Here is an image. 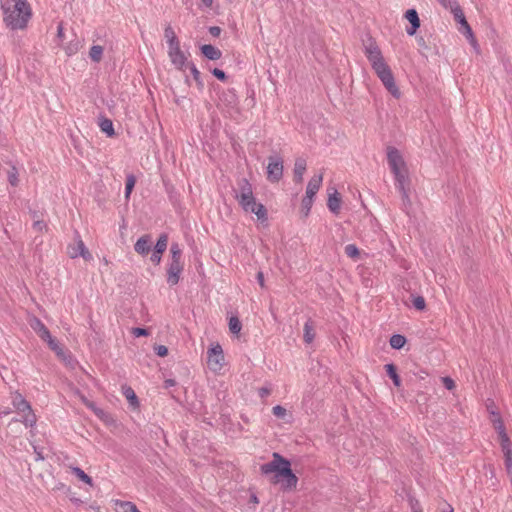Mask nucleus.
I'll use <instances>...</instances> for the list:
<instances>
[{"instance_id":"obj_1","label":"nucleus","mask_w":512,"mask_h":512,"mask_svg":"<svg viewBox=\"0 0 512 512\" xmlns=\"http://www.w3.org/2000/svg\"><path fill=\"white\" fill-rule=\"evenodd\" d=\"M260 471L263 475L273 474L271 483H281L283 490L290 491L297 486L298 478L291 469L290 461L277 452L273 453L272 461L260 466Z\"/></svg>"},{"instance_id":"obj_2","label":"nucleus","mask_w":512,"mask_h":512,"mask_svg":"<svg viewBox=\"0 0 512 512\" xmlns=\"http://www.w3.org/2000/svg\"><path fill=\"white\" fill-rule=\"evenodd\" d=\"M4 22L12 30L26 28L32 12L26 0H5L2 3Z\"/></svg>"},{"instance_id":"obj_3","label":"nucleus","mask_w":512,"mask_h":512,"mask_svg":"<svg viewBox=\"0 0 512 512\" xmlns=\"http://www.w3.org/2000/svg\"><path fill=\"white\" fill-rule=\"evenodd\" d=\"M171 261L167 268V283L169 286H175L179 283L180 274L184 269L181 262L182 249L177 242H173L170 246Z\"/></svg>"},{"instance_id":"obj_4","label":"nucleus","mask_w":512,"mask_h":512,"mask_svg":"<svg viewBox=\"0 0 512 512\" xmlns=\"http://www.w3.org/2000/svg\"><path fill=\"white\" fill-rule=\"evenodd\" d=\"M387 161L396 182L408 181L405 162L398 149L391 146L387 148Z\"/></svg>"},{"instance_id":"obj_5","label":"nucleus","mask_w":512,"mask_h":512,"mask_svg":"<svg viewBox=\"0 0 512 512\" xmlns=\"http://www.w3.org/2000/svg\"><path fill=\"white\" fill-rule=\"evenodd\" d=\"M12 405L18 413L23 414L21 420L26 427H33L36 424L37 418L34 414L29 402L19 392L12 394Z\"/></svg>"},{"instance_id":"obj_6","label":"nucleus","mask_w":512,"mask_h":512,"mask_svg":"<svg viewBox=\"0 0 512 512\" xmlns=\"http://www.w3.org/2000/svg\"><path fill=\"white\" fill-rule=\"evenodd\" d=\"M448 8L451 10L455 21L460 24L459 31L468 38V40L473 46H475L476 40L473 35L472 29L469 23L467 22L463 10L458 4L457 0L450 1V5L448 6Z\"/></svg>"},{"instance_id":"obj_7","label":"nucleus","mask_w":512,"mask_h":512,"mask_svg":"<svg viewBox=\"0 0 512 512\" xmlns=\"http://www.w3.org/2000/svg\"><path fill=\"white\" fill-rule=\"evenodd\" d=\"M385 88L391 93V95L395 98H399L401 93L399 88L395 83V79L390 67L385 63L383 65H378L373 69Z\"/></svg>"},{"instance_id":"obj_8","label":"nucleus","mask_w":512,"mask_h":512,"mask_svg":"<svg viewBox=\"0 0 512 512\" xmlns=\"http://www.w3.org/2000/svg\"><path fill=\"white\" fill-rule=\"evenodd\" d=\"M240 206L245 212L254 213L261 221L267 220V210L261 203H257L253 194L244 198H237Z\"/></svg>"},{"instance_id":"obj_9","label":"nucleus","mask_w":512,"mask_h":512,"mask_svg":"<svg viewBox=\"0 0 512 512\" xmlns=\"http://www.w3.org/2000/svg\"><path fill=\"white\" fill-rule=\"evenodd\" d=\"M364 53L371 63L373 69L378 67V65H383L386 63L382 56L381 50L372 37H368L367 40L364 41Z\"/></svg>"},{"instance_id":"obj_10","label":"nucleus","mask_w":512,"mask_h":512,"mask_svg":"<svg viewBox=\"0 0 512 512\" xmlns=\"http://www.w3.org/2000/svg\"><path fill=\"white\" fill-rule=\"evenodd\" d=\"M283 177V159L280 156L268 157L267 179L270 182H279Z\"/></svg>"},{"instance_id":"obj_11","label":"nucleus","mask_w":512,"mask_h":512,"mask_svg":"<svg viewBox=\"0 0 512 512\" xmlns=\"http://www.w3.org/2000/svg\"><path fill=\"white\" fill-rule=\"evenodd\" d=\"M67 252L71 258H77L81 256L86 261L92 259L91 253L86 248L77 231L75 232V243L68 246Z\"/></svg>"},{"instance_id":"obj_12","label":"nucleus","mask_w":512,"mask_h":512,"mask_svg":"<svg viewBox=\"0 0 512 512\" xmlns=\"http://www.w3.org/2000/svg\"><path fill=\"white\" fill-rule=\"evenodd\" d=\"M208 366L212 371H219L224 365V354L220 344L213 345L207 352Z\"/></svg>"},{"instance_id":"obj_13","label":"nucleus","mask_w":512,"mask_h":512,"mask_svg":"<svg viewBox=\"0 0 512 512\" xmlns=\"http://www.w3.org/2000/svg\"><path fill=\"white\" fill-rule=\"evenodd\" d=\"M168 55L172 64L179 70L184 71L187 68V58L184 53L181 51L180 47L168 50Z\"/></svg>"},{"instance_id":"obj_14","label":"nucleus","mask_w":512,"mask_h":512,"mask_svg":"<svg viewBox=\"0 0 512 512\" xmlns=\"http://www.w3.org/2000/svg\"><path fill=\"white\" fill-rule=\"evenodd\" d=\"M152 239L149 234L141 236L134 245V250L141 256H146L151 251Z\"/></svg>"},{"instance_id":"obj_15","label":"nucleus","mask_w":512,"mask_h":512,"mask_svg":"<svg viewBox=\"0 0 512 512\" xmlns=\"http://www.w3.org/2000/svg\"><path fill=\"white\" fill-rule=\"evenodd\" d=\"M405 18L409 21L410 27L406 29L408 35L412 36L420 27V19L415 9H408L405 13Z\"/></svg>"},{"instance_id":"obj_16","label":"nucleus","mask_w":512,"mask_h":512,"mask_svg":"<svg viewBox=\"0 0 512 512\" xmlns=\"http://www.w3.org/2000/svg\"><path fill=\"white\" fill-rule=\"evenodd\" d=\"M219 100L228 108H234L238 104V97L234 89H227L221 92Z\"/></svg>"},{"instance_id":"obj_17","label":"nucleus","mask_w":512,"mask_h":512,"mask_svg":"<svg viewBox=\"0 0 512 512\" xmlns=\"http://www.w3.org/2000/svg\"><path fill=\"white\" fill-rule=\"evenodd\" d=\"M323 181L322 174L314 175L308 182L307 188H306V197L314 198L316 193L321 187Z\"/></svg>"},{"instance_id":"obj_18","label":"nucleus","mask_w":512,"mask_h":512,"mask_svg":"<svg viewBox=\"0 0 512 512\" xmlns=\"http://www.w3.org/2000/svg\"><path fill=\"white\" fill-rule=\"evenodd\" d=\"M30 326L43 341H45L47 338H50L51 334H50L48 328L44 325V323L40 319L33 318L30 322Z\"/></svg>"},{"instance_id":"obj_19","label":"nucleus","mask_w":512,"mask_h":512,"mask_svg":"<svg viewBox=\"0 0 512 512\" xmlns=\"http://www.w3.org/2000/svg\"><path fill=\"white\" fill-rule=\"evenodd\" d=\"M201 53L209 60H218L222 56V52L211 44H204L200 48Z\"/></svg>"},{"instance_id":"obj_20","label":"nucleus","mask_w":512,"mask_h":512,"mask_svg":"<svg viewBox=\"0 0 512 512\" xmlns=\"http://www.w3.org/2000/svg\"><path fill=\"white\" fill-rule=\"evenodd\" d=\"M306 160L303 158H297L294 164V181L297 183L302 182L303 175L306 171Z\"/></svg>"},{"instance_id":"obj_21","label":"nucleus","mask_w":512,"mask_h":512,"mask_svg":"<svg viewBox=\"0 0 512 512\" xmlns=\"http://www.w3.org/2000/svg\"><path fill=\"white\" fill-rule=\"evenodd\" d=\"M164 36L167 40V43L169 45V49H174L180 47V42L173 30V28L170 25H167L164 30Z\"/></svg>"},{"instance_id":"obj_22","label":"nucleus","mask_w":512,"mask_h":512,"mask_svg":"<svg viewBox=\"0 0 512 512\" xmlns=\"http://www.w3.org/2000/svg\"><path fill=\"white\" fill-rule=\"evenodd\" d=\"M496 429L499 431V435L501 438V447H502L503 453L505 455L507 450H511L510 439H509L508 435L506 434L503 423L501 421L498 422Z\"/></svg>"},{"instance_id":"obj_23","label":"nucleus","mask_w":512,"mask_h":512,"mask_svg":"<svg viewBox=\"0 0 512 512\" xmlns=\"http://www.w3.org/2000/svg\"><path fill=\"white\" fill-rule=\"evenodd\" d=\"M341 198L335 190L333 194H329L327 206L332 213L338 214L340 210Z\"/></svg>"},{"instance_id":"obj_24","label":"nucleus","mask_w":512,"mask_h":512,"mask_svg":"<svg viewBox=\"0 0 512 512\" xmlns=\"http://www.w3.org/2000/svg\"><path fill=\"white\" fill-rule=\"evenodd\" d=\"M238 186H239V194H236V199L238 197H241V198H244L247 197V196H250L251 194H253V191H252V186L251 184L249 183V181L245 178H242L239 182H238Z\"/></svg>"},{"instance_id":"obj_25","label":"nucleus","mask_w":512,"mask_h":512,"mask_svg":"<svg viewBox=\"0 0 512 512\" xmlns=\"http://www.w3.org/2000/svg\"><path fill=\"white\" fill-rule=\"evenodd\" d=\"M115 506H116L117 512H138L139 511L137 506L130 501L116 500Z\"/></svg>"},{"instance_id":"obj_26","label":"nucleus","mask_w":512,"mask_h":512,"mask_svg":"<svg viewBox=\"0 0 512 512\" xmlns=\"http://www.w3.org/2000/svg\"><path fill=\"white\" fill-rule=\"evenodd\" d=\"M406 185H407V181H403L402 183L396 182V188L399 190V192L401 193V196H402L403 209H407V207L411 205V201H410V198L408 195V190L406 188Z\"/></svg>"},{"instance_id":"obj_27","label":"nucleus","mask_w":512,"mask_h":512,"mask_svg":"<svg viewBox=\"0 0 512 512\" xmlns=\"http://www.w3.org/2000/svg\"><path fill=\"white\" fill-rule=\"evenodd\" d=\"M122 390H123V395L126 397V399L128 400L129 404L133 408L139 407L138 397L135 394L134 390L130 386H123Z\"/></svg>"},{"instance_id":"obj_28","label":"nucleus","mask_w":512,"mask_h":512,"mask_svg":"<svg viewBox=\"0 0 512 512\" xmlns=\"http://www.w3.org/2000/svg\"><path fill=\"white\" fill-rule=\"evenodd\" d=\"M385 370H386L387 375L392 379L393 384L396 387H400L401 386V379H400V376L397 373L396 366L393 363L386 364L385 365Z\"/></svg>"},{"instance_id":"obj_29","label":"nucleus","mask_w":512,"mask_h":512,"mask_svg":"<svg viewBox=\"0 0 512 512\" xmlns=\"http://www.w3.org/2000/svg\"><path fill=\"white\" fill-rule=\"evenodd\" d=\"M99 127L103 133H105L108 137L115 136V131L113 127V122L108 118H101L99 121Z\"/></svg>"},{"instance_id":"obj_30","label":"nucleus","mask_w":512,"mask_h":512,"mask_svg":"<svg viewBox=\"0 0 512 512\" xmlns=\"http://www.w3.org/2000/svg\"><path fill=\"white\" fill-rule=\"evenodd\" d=\"M304 341L310 344L315 338V331L313 322L309 319L304 325Z\"/></svg>"},{"instance_id":"obj_31","label":"nucleus","mask_w":512,"mask_h":512,"mask_svg":"<svg viewBox=\"0 0 512 512\" xmlns=\"http://www.w3.org/2000/svg\"><path fill=\"white\" fill-rule=\"evenodd\" d=\"M167 245L168 235L166 233H162L154 246V250L156 251V253H164L165 250L167 249Z\"/></svg>"},{"instance_id":"obj_32","label":"nucleus","mask_w":512,"mask_h":512,"mask_svg":"<svg viewBox=\"0 0 512 512\" xmlns=\"http://www.w3.org/2000/svg\"><path fill=\"white\" fill-rule=\"evenodd\" d=\"M389 343L393 349L399 350L404 347L406 338L403 335L394 334L391 336Z\"/></svg>"},{"instance_id":"obj_33","label":"nucleus","mask_w":512,"mask_h":512,"mask_svg":"<svg viewBox=\"0 0 512 512\" xmlns=\"http://www.w3.org/2000/svg\"><path fill=\"white\" fill-rule=\"evenodd\" d=\"M72 473L79 478V480L83 481L84 483L92 486L93 480L92 478L87 475L81 468L79 467H72Z\"/></svg>"},{"instance_id":"obj_34","label":"nucleus","mask_w":512,"mask_h":512,"mask_svg":"<svg viewBox=\"0 0 512 512\" xmlns=\"http://www.w3.org/2000/svg\"><path fill=\"white\" fill-rule=\"evenodd\" d=\"M187 68H189L193 79L197 83L198 88L203 89L204 83L201 79V74H200L199 70L196 68V66L193 63H188Z\"/></svg>"},{"instance_id":"obj_35","label":"nucleus","mask_w":512,"mask_h":512,"mask_svg":"<svg viewBox=\"0 0 512 512\" xmlns=\"http://www.w3.org/2000/svg\"><path fill=\"white\" fill-rule=\"evenodd\" d=\"M103 56V47L100 45H94L90 48L89 57L94 62H100Z\"/></svg>"},{"instance_id":"obj_36","label":"nucleus","mask_w":512,"mask_h":512,"mask_svg":"<svg viewBox=\"0 0 512 512\" xmlns=\"http://www.w3.org/2000/svg\"><path fill=\"white\" fill-rule=\"evenodd\" d=\"M48 343L49 348L54 351L58 356L64 355L63 348L59 345L56 339H54L52 336L50 338H47L45 340Z\"/></svg>"},{"instance_id":"obj_37","label":"nucleus","mask_w":512,"mask_h":512,"mask_svg":"<svg viewBox=\"0 0 512 512\" xmlns=\"http://www.w3.org/2000/svg\"><path fill=\"white\" fill-rule=\"evenodd\" d=\"M135 183H136L135 176L133 174L127 175V177H126V185H125V198L126 199H129L130 194L132 193L133 188L135 186Z\"/></svg>"},{"instance_id":"obj_38","label":"nucleus","mask_w":512,"mask_h":512,"mask_svg":"<svg viewBox=\"0 0 512 512\" xmlns=\"http://www.w3.org/2000/svg\"><path fill=\"white\" fill-rule=\"evenodd\" d=\"M242 328V324L238 317L232 316L229 319V330L232 334H239Z\"/></svg>"},{"instance_id":"obj_39","label":"nucleus","mask_w":512,"mask_h":512,"mask_svg":"<svg viewBox=\"0 0 512 512\" xmlns=\"http://www.w3.org/2000/svg\"><path fill=\"white\" fill-rule=\"evenodd\" d=\"M504 462L507 474L509 477H512V450H507L504 455Z\"/></svg>"},{"instance_id":"obj_40","label":"nucleus","mask_w":512,"mask_h":512,"mask_svg":"<svg viewBox=\"0 0 512 512\" xmlns=\"http://www.w3.org/2000/svg\"><path fill=\"white\" fill-rule=\"evenodd\" d=\"M8 181L12 186L18 185V170L15 166H12L8 171Z\"/></svg>"},{"instance_id":"obj_41","label":"nucleus","mask_w":512,"mask_h":512,"mask_svg":"<svg viewBox=\"0 0 512 512\" xmlns=\"http://www.w3.org/2000/svg\"><path fill=\"white\" fill-rule=\"evenodd\" d=\"M345 254L352 258V259H355L359 256L360 252H359V249L357 248L356 245L354 244H348L345 246Z\"/></svg>"},{"instance_id":"obj_42","label":"nucleus","mask_w":512,"mask_h":512,"mask_svg":"<svg viewBox=\"0 0 512 512\" xmlns=\"http://www.w3.org/2000/svg\"><path fill=\"white\" fill-rule=\"evenodd\" d=\"M312 204H313V198H309V197L305 196L302 199L301 209H302V212L304 213V216H308L310 209L312 207Z\"/></svg>"},{"instance_id":"obj_43","label":"nucleus","mask_w":512,"mask_h":512,"mask_svg":"<svg viewBox=\"0 0 512 512\" xmlns=\"http://www.w3.org/2000/svg\"><path fill=\"white\" fill-rule=\"evenodd\" d=\"M412 304L417 310L420 311L424 310L426 307L425 299L422 296L413 297Z\"/></svg>"},{"instance_id":"obj_44","label":"nucleus","mask_w":512,"mask_h":512,"mask_svg":"<svg viewBox=\"0 0 512 512\" xmlns=\"http://www.w3.org/2000/svg\"><path fill=\"white\" fill-rule=\"evenodd\" d=\"M273 414L278 418H284L286 415V409L281 405H276L272 408Z\"/></svg>"},{"instance_id":"obj_45","label":"nucleus","mask_w":512,"mask_h":512,"mask_svg":"<svg viewBox=\"0 0 512 512\" xmlns=\"http://www.w3.org/2000/svg\"><path fill=\"white\" fill-rule=\"evenodd\" d=\"M154 352L160 357H165L168 354V348L164 345H156L154 347Z\"/></svg>"},{"instance_id":"obj_46","label":"nucleus","mask_w":512,"mask_h":512,"mask_svg":"<svg viewBox=\"0 0 512 512\" xmlns=\"http://www.w3.org/2000/svg\"><path fill=\"white\" fill-rule=\"evenodd\" d=\"M212 74L220 81H225L227 79L225 72L219 68H214L212 70Z\"/></svg>"},{"instance_id":"obj_47","label":"nucleus","mask_w":512,"mask_h":512,"mask_svg":"<svg viewBox=\"0 0 512 512\" xmlns=\"http://www.w3.org/2000/svg\"><path fill=\"white\" fill-rule=\"evenodd\" d=\"M416 41L421 50H423V51L429 50V46L427 45L423 36H417Z\"/></svg>"},{"instance_id":"obj_48","label":"nucleus","mask_w":512,"mask_h":512,"mask_svg":"<svg viewBox=\"0 0 512 512\" xmlns=\"http://www.w3.org/2000/svg\"><path fill=\"white\" fill-rule=\"evenodd\" d=\"M443 384L446 389L452 390L455 387V382L450 377H444L442 378Z\"/></svg>"},{"instance_id":"obj_49","label":"nucleus","mask_w":512,"mask_h":512,"mask_svg":"<svg viewBox=\"0 0 512 512\" xmlns=\"http://www.w3.org/2000/svg\"><path fill=\"white\" fill-rule=\"evenodd\" d=\"M132 333H133V335L135 337L147 336L148 335V330L145 329V328L137 327V328H133Z\"/></svg>"},{"instance_id":"obj_50","label":"nucleus","mask_w":512,"mask_h":512,"mask_svg":"<svg viewBox=\"0 0 512 512\" xmlns=\"http://www.w3.org/2000/svg\"><path fill=\"white\" fill-rule=\"evenodd\" d=\"M162 254L163 253H156L155 250H153V253L150 257V260L155 264V265H158L160 264L161 262V259H162Z\"/></svg>"},{"instance_id":"obj_51","label":"nucleus","mask_w":512,"mask_h":512,"mask_svg":"<svg viewBox=\"0 0 512 512\" xmlns=\"http://www.w3.org/2000/svg\"><path fill=\"white\" fill-rule=\"evenodd\" d=\"M87 406L95 412V414L102 418L105 415V412L102 409L96 408L93 403H88Z\"/></svg>"},{"instance_id":"obj_52","label":"nucleus","mask_w":512,"mask_h":512,"mask_svg":"<svg viewBox=\"0 0 512 512\" xmlns=\"http://www.w3.org/2000/svg\"><path fill=\"white\" fill-rule=\"evenodd\" d=\"M33 227L35 230L41 232L43 229L46 228V224L44 221L37 220L33 223Z\"/></svg>"},{"instance_id":"obj_53","label":"nucleus","mask_w":512,"mask_h":512,"mask_svg":"<svg viewBox=\"0 0 512 512\" xmlns=\"http://www.w3.org/2000/svg\"><path fill=\"white\" fill-rule=\"evenodd\" d=\"M410 505L413 512H422L419 502L415 499H410Z\"/></svg>"},{"instance_id":"obj_54","label":"nucleus","mask_w":512,"mask_h":512,"mask_svg":"<svg viewBox=\"0 0 512 512\" xmlns=\"http://www.w3.org/2000/svg\"><path fill=\"white\" fill-rule=\"evenodd\" d=\"M209 32L213 37H218L221 34V28L218 26H211Z\"/></svg>"},{"instance_id":"obj_55","label":"nucleus","mask_w":512,"mask_h":512,"mask_svg":"<svg viewBox=\"0 0 512 512\" xmlns=\"http://www.w3.org/2000/svg\"><path fill=\"white\" fill-rule=\"evenodd\" d=\"M270 392V389L266 387H262L259 389V395L262 398L267 397L270 394Z\"/></svg>"},{"instance_id":"obj_56","label":"nucleus","mask_w":512,"mask_h":512,"mask_svg":"<svg viewBox=\"0 0 512 512\" xmlns=\"http://www.w3.org/2000/svg\"><path fill=\"white\" fill-rule=\"evenodd\" d=\"M34 452L36 454V461L44 460V456H43L42 452L36 446H34Z\"/></svg>"},{"instance_id":"obj_57","label":"nucleus","mask_w":512,"mask_h":512,"mask_svg":"<svg viewBox=\"0 0 512 512\" xmlns=\"http://www.w3.org/2000/svg\"><path fill=\"white\" fill-rule=\"evenodd\" d=\"M257 280L261 287H264V276L262 272L257 273Z\"/></svg>"},{"instance_id":"obj_58","label":"nucleus","mask_w":512,"mask_h":512,"mask_svg":"<svg viewBox=\"0 0 512 512\" xmlns=\"http://www.w3.org/2000/svg\"><path fill=\"white\" fill-rule=\"evenodd\" d=\"M176 385V381L174 379H167L165 380V387L169 388Z\"/></svg>"},{"instance_id":"obj_59","label":"nucleus","mask_w":512,"mask_h":512,"mask_svg":"<svg viewBox=\"0 0 512 512\" xmlns=\"http://www.w3.org/2000/svg\"><path fill=\"white\" fill-rule=\"evenodd\" d=\"M57 33L59 38L63 37V27L61 24L58 26Z\"/></svg>"},{"instance_id":"obj_60","label":"nucleus","mask_w":512,"mask_h":512,"mask_svg":"<svg viewBox=\"0 0 512 512\" xmlns=\"http://www.w3.org/2000/svg\"><path fill=\"white\" fill-rule=\"evenodd\" d=\"M203 4L207 7H210L213 3V0H202Z\"/></svg>"},{"instance_id":"obj_61","label":"nucleus","mask_w":512,"mask_h":512,"mask_svg":"<svg viewBox=\"0 0 512 512\" xmlns=\"http://www.w3.org/2000/svg\"><path fill=\"white\" fill-rule=\"evenodd\" d=\"M69 54H72L76 51L77 48L69 47Z\"/></svg>"},{"instance_id":"obj_62","label":"nucleus","mask_w":512,"mask_h":512,"mask_svg":"<svg viewBox=\"0 0 512 512\" xmlns=\"http://www.w3.org/2000/svg\"><path fill=\"white\" fill-rule=\"evenodd\" d=\"M251 499L254 503H258V499L255 495H253Z\"/></svg>"},{"instance_id":"obj_63","label":"nucleus","mask_w":512,"mask_h":512,"mask_svg":"<svg viewBox=\"0 0 512 512\" xmlns=\"http://www.w3.org/2000/svg\"><path fill=\"white\" fill-rule=\"evenodd\" d=\"M138 512H140V511H138Z\"/></svg>"}]
</instances>
